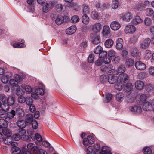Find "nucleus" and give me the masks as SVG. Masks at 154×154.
<instances>
[{
	"mask_svg": "<svg viewBox=\"0 0 154 154\" xmlns=\"http://www.w3.org/2000/svg\"><path fill=\"white\" fill-rule=\"evenodd\" d=\"M145 8L144 6L143 5L141 4V2H140L139 3L137 7V10L139 11H143Z\"/></svg>",
	"mask_w": 154,
	"mask_h": 154,
	"instance_id": "54",
	"label": "nucleus"
},
{
	"mask_svg": "<svg viewBox=\"0 0 154 154\" xmlns=\"http://www.w3.org/2000/svg\"><path fill=\"white\" fill-rule=\"evenodd\" d=\"M118 77L116 76L109 75L108 77V82L111 84H113L117 80Z\"/></svg>",
	"mask_w": 154,
	"mask_h": 154,
	"instance_id": "29",
	"label": "nucleus"
},
{
	"mask_svg": "<svg viewBox=\"0 0 154 154\" xmlns=\"http://www.w3.org/2000/svg\"><path fill=\"white\" fill-rule=\"evenodd\" d=\"M124 95L122 92H119L116 94V98L117 100L118 101H121L123 99Z\"/></svg>",
	"mask_w": 154,
	"mask_h": 154,
	"instance_id": "39",
	"label": "nucleus"
},
{
	"mask_svg": "<svg viewBox=\"0 0 154 154\" xmlns=\"http://www.w3.org/2000/svg\"><path fill=\"white\" fill-rule=\"evenodd\" d=\"M93 148H94V150L96 152V154H99V152H100V145L98 143L95 144L94 145Z\"/></svg>",
	"mask_w": 154,
	"mask_h": 154,
	"instance_id": "59",
	"label": "nucleus"
},
{
	"mask_svg": "<svg viewBox=\"0 0 154 154\" xmlns=\"http://www.w3.org/2000/svg\"><path fill=\"white\" fill-rule=\"evenodd\" d=\"M146 89L148 92L152 91L154 90V85L152 84H147L146 86Z\"/></svg>",
	"mask_w": 154,
	"mask_h": 154,
	"instance_id": "42",
	"label": "nucleus"
},
{
	"mask_svg": "<svg viewBox=\"0 0 154 154\" xmlns=\"http://www.w3.org/2000/svg\"><path fill=\"white\" fill-rule=\"evenodd\" d=\"M82 23L85 25L88 24L90 21L89 17L86 14H84L82 16Z\"/></svg>",
	"mask_w": 154,
	"mask_h": 154,
	"instance_id": "34",
	"label": "nucleus"
},
{
	"mask_svg": "<svg viewBox=\"0 0 154 154\" xmlns=\"http://www.w3.org/2000/svg\"><path fill=\"white\" fill-rule=\"evenodd\" d=\"M112 98V95L111 94L107 93L105 94V99L104 102H108L110 101Z\"/></svg>",
	"mask_w": 154,
	"mask_h": 154,
	"instance_id": "51",
	"label": "nucleus"
},
{
	"mask_svg": "<svg viewBox=\"0 0 154 154\" xmlns=\"http://www.w3.org/2000/svg\"><path fill=\"white\" fill-rule=\"evenodd\" d=\"M108 54V56L111 58L116 55V53L114 50L111 49L109 51Z\"/></svg>",
	"mask_w": 154,
	"mask_h": 154,
	"instance_id": "53",
	"label": "nucleus"
},
{
	"mask_svg": "<svg viewBox=\"0 0 154 154\" xmlns=\"http://www.w3.org/2000/svg\"><path fill=\"white\" fill-rule=\"evenodd\" d=\"M129 110L134 113H140L141 112L142 109L140 107L138 106H131L129 107Z\"/></svg>",
	"mask_w": 154,
	"mask_h": 154,
	"instance_id": "20",
	"label": "nucleus"
},
{
	"mask_svg": "<svg viewBox=\"0 0 154 154\" xmlns=\"http://www.w3.org/2000/svg\"><path fill=\"white\" fill-rule=\"evenodd\" d=\"M16 123L17 126L20 128H24L26 125L23 118L18 119Z\"/></svg>",
	"mask_w": 154,
	"mask_h": 154,
	"instance_id": "19",
	"label": "nucleus"
},
{
	"mask_svg": "<svg viewBox=\"0 0 154 154\" xmlns=\"http://www.w3.org/2000/svg\"><path fill=\"white\" fill-rule=\"evenodd\" d=\"M99 154H112L110 152V148L106 146H103L102 147L101 152H99Z\"/></svg>",
	"mask_w": 154,
	"mask_h": 154,
	"instance_id": "22",
	"label": "nucleus"
},
{
	"mask_svg": "<svg viewBox=\"0 0 154 154\" xmlns=\"http://www.w3.org/2000/svg\"><path fill=\"white\" fill-rule=\"evenodd\" d=\"M128 77L127 74L125 73L120 74L118 77L117 80L119 82L125 83L128 80Z\"/></svg>",
	"mask_w": 154,
	"mask_h": 154,
	"instance_id": "12",
	"label": "nucleus"
},
{
	"mask_svg": "<svg viewBox=\"0 0 154 154\" xmlns=\"http://www.w3.org/2000/svg\"><path fill=\"white\" fill-rule=\"evenodd\" d=\"M110 29L109 26L107 25L103 26L102 29V33L104 36L109 37L110 36Z\"/></svg>",
	"mask_w": 154,
	"mask_h": 154,
	"instance_id": "13",
	"label": "nucleus"
},
{
	"mask_svg": "<svg viewBox=\"0 0 154 154\" xmlns=\"http://www.w3.org/2000/svg\"><path fill=\"white\" fill-rule=\"evenodd\" d=\"M102 50V48L100 46H98L94 49V52L96 54H99L100 53Z\"/></svg>",
	"mask_w": 154,
	"mask_h": 154,
	"instance_id": "62",
	"label": "nucleus"
},
{
	"mask_svg": "<svg viewBox=\"0 0 154 154\" xmlns=\"http://www.w3.org/2000/svg\"><path fill=\"white\" fill-rule=\"evenodd\" d=\"M16 115V112L14 110H12L7 113L6 118L9 122L10 119L13 118Z\"/></svg>",
	"mask_w": 154,
	"mask_h": 154,
	"instance_id": "27",
	"label": "nucleus"
},
{
	"mask_svg": "<svg viewBox=\"0 0 154 154\" xmlns=\"http://www.w3.org/2000/svg\"><path fill=\"white\" fill-rule=\"evenodd\" d=\"M33 115L31 114H28L26 116L25 121L26 125H30L32 123L33 119Z\"/></svg>",
	"mask_w": 154,
	"mask_h": 154,
	"instance_id": "17",
	"label": "nucleus"
},
{
	"mask_svg": "<svg viewBox=\"0 0 154 154\" xmlns=\"http://www.w3.org/2000/svg\"><path fill=\"white\" fill-rule=\"evenodd\" d=\"M63 8L62 4H59L56 5L55 9L57 12H60L62 10Z\"/></svg>",
	"mask_w": 154,
	"mask_h": 154,
	"instance_id": "63",
	"label": "nucleus"
},
{
	"mask_svg": "<svg viewBox=\"0 0 154 154\" xmlns=\"http://www.w3.org/2000/svg\"><path fill=\"white\" fill-rule=\"evenodd\" d=\"M64 18L63 16L59 15L55 18V21L57 25H60L63 22Z\"/></svg>",
	"mask_w": 154,
	"mask_h": 154,
	"instance_id": "32",
	"label": "nucleus"
},
{
	"mask_svg": "<svg viewBox=\"0 0 154 154\" xmlns=\"http://www.w3.org/2000/svg\"><path fill=\"white\" fill-rule=\"evenodd\" d=\"M148 70L149 75L152 77H154V66L150 67Z\"/></svg>",
	"mask_w": 154,
	"mask_h": 154,
	"instance_id": "56",
	"label": "nucleus"
},
{
	"mask_svg": "<svg viewBox=\"0 0 154 154\" xmlns=\"http://www.w3.org/2000/svg\"><path fill=\"white\" fill-rule=\"evenodd\" d=\"M79 20L80 18L77 15H74L71 18V21L74 23H76L79 21Z\"/></svg>",
	"mask_w": 154,
	"mask_h": 154,
	"instance_id": "46",
	"label": "nucleus"
},
{
	"mask_svg": "<svg viewBox=\"0 0 154 154\" xmlns=\"http://www.w3.org/2000/svg\"><path fill=\"white\" fill-rule=\"evenodd\" d=\"M107 53L106 51H101L99 54V57L100 58L103 59L106 57Z\"/></svg>",
	"mask_w": 154,
	"mask_h": 154,
	"instance_id": "61",
	"label": "nucleus"
},
{
	"mask_svg": "<svg viewBox=\"0 0 154 154\" xmlns=\"http://www.w3.org/2000/svg\"><path fill=\"white\" fill-rule=\"evenodd\" d=\"M11 137L13 142L14 141H18L21 138L17 133L13 134Z\"/></svg>",
	"mask_w": 154,
	"mask_h": 154,
	"instance_id": "48",
	"label": "nucleus"
},
{
	"mask_svg": "<svg viewBox=\"0 0 154 154\" xmlns=\"http://www.w3.org/2000/svg\"><path fill=\"white\" fill-rule=\"evenodd\" d=\"M145 13L147 16H150L153 14L154 11L152 8H148L146 10Z\"/></svg>",
	"mask_w": 154,
	"mask_h": 154,
	"instance_id": "49",
	"label": "nucleus"
},
{
	"mask_svg": "<svg viewBox=\"0 0 154 154\" xmlns=\"http://www.w3.org/2000/svg\"><path fill=\"white\" fill-rule=\"evenodd\" d=\"M151 55V52L149 50H146L145 51V57L146 59H149L150 58Z\"/></svg>",
	"mask_w": 154,
	"mask_h": 154,
	"instance_id": "60",
	"label": "nucleus"
},
{
	"mask_svg": "<svg viewBox=\"0 0 154 154\" xmlns=\"http://www.w3.org/2000/svg\"><path fill=\"white\" fill-rule=\"evenodd\" d=\"M134 63V60L131 58L128 59L126 60L125 64L128 67H131L133 66Z\"/></svg>",
	"mask_w": 154,
	"mask_h": 154,
	"instance_id": "38",
	"label": "nucleus"
},
{
	"mask_svg": "<svg viewBox=\"0 0 154 154\" xmlns=\"http://www.w3.org/2000/svg\"><path fill=\"white\" fill-rule=\"evenodd\" d=\"M94 138L93 136L88 135L87 137L84 138L83 139V144L85 146H88L89 144L94 143Z\"/></svg>",
	"mask_w": 154,
	"mask_h": 154,
	"instance_id": "5",
	"label": "nucleus"
},
{
	"mask_svg": "<svg viewBox=\"0 0 154 154\" xmlns=\"http://www.w3.org/2000/svg\"><path fill=\"white\" fill-rule=\"evenodd\" d=\"M27 149L32 153L39 152V154H47V152L42 149L39 148L35 144L30 143L27 145Z\"/></svg>",
	"mask_w": 154,
	"mask_h": 154,
	"instance_id": "1",
	"label": "nucleus"
},
{
	"mask_svg": "<svg viewBox=\"0 0 154 154\" xmlns=\"http://www.w3.org/2000/svg\"><path fill=\"white\" fill-rule=\"evenodd\" d=\"M6 111L3 109H0V118L1 119H7V113H6Z\"/></svg>",
	"mask_w": 154,
	"mask_h": 154,
	"instance_id": "50",
	"label": "nucleus"
},
{
	"mask_svg": "<svg viewBox=\"0 0 154 154\" xmlns=\"http://www.w3.org/2000/svg\"><path fill=\"white\" fill-rule=\"evenodd\" d=\"M10 85L14 88V87H17L18 86L17 84L18 82L15 80L14 79H11L9 81Z\"/></svg>",
	"mask_w": 154,
	"mask_h": 154,
	"instance_id": "44",
	"label": "nucleus"
},
{
	"mask_svg": "<svg viewBox=\"0 0 154 154\" xmlns=\"http://www.w3.org/2000/svg\"><path fill=\"white\" fill-rule=\"evenodd\" d=\"M91 17L94 19L97 20L102 17V15L100 13H98L96 11L92 12L91 14Z\"/></svg>",
	"mask_w": 154,
	"mask_h": 154,
	"instance_id": "26",
	"label": "nucleus"
},
{
	"mask_svg": "<svg viewBox=\"0 0 154 154\" xmlns=\"http://www.w3.org/2000/svg\"><path fill=\"white\" fill-rule=\"evenodd\" d=\"M117 82L115 85L114 87L116 89L120 91L123 88V86H124V83L123 82H119V81H117Z\"/></svg>",
	"mask_w": 154,
	"mask_h": 154,
	"instance_id": "31",
	"label": "nucleus"
},
{
	"mask_svg": "<svg viewBox=\"0 0 154 154\" xmlns=\"http://www.w3.org/2000/svg\"><path fill=\"white\" fill-rule=\"evenodd\" d=\"M123 86V90L126 92H129L131 91L132 88V84L131 83H124Z\"/></svg>",
	"mask_w": 154,
	"mask_h": 154,
	"instance_id": "30",
	"label": "nucleus"
},
{
	"mask_svg": "<svg viewBox=\"0 0 154 154\" xmlns=\"http://www.w3.org/2000/svg\"><path fill=\"white\" fill-rule=\"evenodd\" d=\"M76 30V26H72L70 27L67 29L66 31L67 34L71 35L74 33Z\"/></svg>",
	"mask_w": 154,
	"mask_h": 154,
	"instance_id": "25",
	"label": "nucleus"
},
{
	"mask_svg": "<svg viewBox=\"0 0 154 154\" xmlns=\"http://www.w3.org/2000/svg\"><path fill=\"white\" fill-rule=\"evenodd\" d=\"M21 86L27 93H31L32 91V88L29 85H27L25 84H22Z\"/></svg>",
	"mask_w": 154,
	"mask_h": 154,
	"instance_id": "36",
	"label": "nucleus"
},
{
	"mask_svg": "<svg viewBox=\"0 0 154 154\" xmlns=\"http://www.w3.org/2000/svg\"><path fill=\"white\" fill-rule=\"evenodd\" d=\"M107 73L109 75H116L118 74V72L117 70H116L114 69H109L107 71Z\"/></svg>",
	"mask_w": 154,
	"mask_h": 154,
	"instance_id": "55",
	"label": "nucleus"
},
{
	"mask_svg": "<svg viewBox=\"0 0 154 154\" xmlns=\"http://www.w3.org/2000/svg\"><path fill=\"white\" fill-rule=\"evenodd\" d=\"M153 106H154V100L150 102H145L143 106V108L145 111H149L152 109Z\"/></svg>",
	"mask_w": 154,
	"mask_h": 154,
	"instance_id": "7",
	"label": "nucleus"
},
{
	"mask_svg": "<svg viewBox=\"0 0 154 154\" xmlns=\"http://www.w3.org/2000/svg\"><path fill=\"white\" fill-rule=\"evenodd\" d=\"M136 28L133 25H126L124 29V31L126 34H132L136 31Z\"/></svg>",
	"mask_w": 154,
	"mask_h": 154,
	"instance_id": "8",
	"label": "nucleus"
},
{
	"mask_svg": "<svg viewBox=\"0 0 154 154\" xmlns=\"http://www.w3.org/2000/svg\"><path fill=\"white\" fill-rule=\"evenodd\" d=\"M89 28L93 32L97 33L99 32L101 30L102 25L100 23H97L90 25Z\"/></svg>",
	"mask_w": 154,
	"mask_h": 154,
	"instance_id": "6",
	"label": "nucleus"
},
{
	"mask_svg": "<svg viewBox=\"0 0 154 154\" xmlns=\"http://www.w3.org/2000/svg\"><path fill=\"white\" fill-rule=\"evenodd\" d=\"M100 81L102 83H106L108 82V77L105 75H102L100 76Z\"/></svg>",
	"mask_w": 154,
	"mask_h": 154,
	"instance_id": "58",
	"label": "nucleus"
},
{
	"mask_svg": "<svg viewBox=\"0 0 154 154\" xmlns=\"http://www.w3.org/2000/svg\"><path fill=\"white\" fill-rule=\"evenodd\" d=\"M26 133V130L24 128H20L18 130V134L19 136L21 138L24 136Z\"/></svg>",
	"mask_w": 154,
	"mask_h": 154,
	"instance_id": "45",
	"label": "nucleus"
},
{
	"mask_svg": "<svg viewBox=\"0 0 154 154\" xmlns=\"http://www.w3.org/2000/svg\"><path fill=\"white\" fill-rule=\"evenodd\" d=\"M25 102L27 105H30L32 104L33 100L30 97H27L26 98Z\"/></svg>",
	"mask_w": 154,
	"mask_h": 154,
	"instance_id": "64",
	"label": "nucleus"
},
{
	"mask_svg": "<svg viewBox=\"0 0 154 154\" xmlns=\"http://www.w3.org/2000/svg\"><path fill=\"white\" fill-rule=\"evenodd\" d=\"M11 152L12 154H21L20 149L16 146L13 147L11 149Z\"/></svg>",
	"mask_w": 154,
	"mask_h": 154,
	"instance_id": "37",
	"label": "nucleus"
},
{
	"mask_svg": "<svg viewBox=\"0 0 154 154\" xmlns=\"http://www.w3.org/2000/svg\"><path fill=\"white\" fill-rule=\"evenodd\" d=\"M143 152L145 154H151L152 153L151 149L148 146H146L144 148Z\"/></svg>",
	"mask_w": 154,
	"mask_h": 154,
	"instance_id": "52",
	"label": "nucleus"
},
{
	"mask_svg": "<svg viewBox=\"0 0 154 154\" xmlns=\"http://www.w3.org/2000/svg\"><path fill=\"white\" fill-rule=\"evenodd\" d=\"M119 2L118 0H113L111 4V7L113 9H116L118 6Z\"/></svg>",
	"mask_w": 154,
	"mask_h": 154,
	"instance_id": "43",
	"label": "nucleus"
},
{
	"mask_svg": "<svg viewBox=\"0 0 154 154\" xmlns=\"http://www.w3.org/2000/svg\"><path fill=\"white\" fill-rule=\"evenodd\" d=\"M120 17L123 20L127 22H129L132 17V14L129 12L122 13Z\"/></svg>",
	"mask_w": 154,
	"mask_h": 154,
	"instance_id": "9",
	"label": "nucleus"
},
{
	"mask_svg": "<svg viewBox=\"0 0 154 154\" xmlns=\"http://www.w3.org/2000/svg\"><path fill=\"white\" fill-rule=\"evenodd\" d=\"M93 147L89 146L87 149V154H96L95 151L93 149Z\"/></svg>",
	"mask_w": 154,
	"mask_h": 154,
	"instance_id": "47",
	"label": "nucleus"
},
{
	"mask_svg": "<svg viewBox=\"0 0 154 154\" xmlns=\"http://www.w3.org/2000/svg\"><path fill=\"white\" fill-rule=\"evenodd\" d=\"M55 4L54 1L48 2L45 3L43 6V11L44 12H48L55 5Z\"/></svg>",
	"mask_w": 154,
	"mask_h": 154,
	"instance_id": "4",
	"label": "nucleus"
},
{
	"mask_svg": "<svg viewBox=\"0 0 154 154\" xmlns=\"http://www.w3.org/2000/svg\"><path fill=\"white\" fill-rule=\"evenodd\" d=\"M125 68L124 65H120L118 67L117 69L118 73L122 74L123 73H125L124 72L125 71Z\"/></svg>",
	"mask_w": 154,
	"mask_h": 154,
	"instance_id": "41",
	"label": "nucleus"
},
{
	"mask_svg": "<svg viewBox=\"0 0 154 154\" xmlns=\"http://www.w3.org/2000/svg\"><path fill=\"white\" fill-rule=\"evenodd\" d=\"M135 65L136 68L140 70H144L146 67V65L140 61L136 62Z\"/></svg>",
	"mask_w": 154,
	"mask_h": 154,
	"instance_id": "15",
	"label": "nucleus"
},
{
	"mask_svg": "<svg viewBox=\"0 0 154 154\" xmlns=\"http://www.w3.org/2000/svg\"><path fill=\"white\" fill-rule=\"evenodd\" d=\"M131 55L134 57H136L138 59L140 58L139 53L137 48L134 47L131 50Z\"/></svg>",
	"mask_w": 154,
	"mask_h": 154,
	"instance_id": "24",
	"label": "nucleus"
},
{
	"mask_svg": "<svg viewBox=\"0 0 154 154\" xmlns=\"http://www.w3.org/2000/svg\"><path fill=\"white\" fill-rule=\"evenodd\" d=\"M0 100L3 104H7L9 106H12L15 102V97L11 96H7L4 94L0 95Z\"/></svg>",
	"mask_w": 154,
	"mask_h": 154,
	"instance_id": "2",
	"label": "nucleus"
},
{
	"mask_svg": "<svg viewBox=\"0 0 154 154\" xmlns=\"http://www.w3.org/2000/svg\"><path fill=\"white\" fill-rule=\"evenodd\" d=\"M123 41L121 38H119L116 41V48L119 50H121L123 47Z\"/></svg>",
	"mask_w": 154,
	"mask_h": 154,
	"instance_id": "16",
	"label": "nucleus"
},
{
	"mask_svg": "<svg viewBox=\"0 0 154 154\" xmlns=\"http://www.w3.org/2000/svg\"><path fill=\"white\" fill-rule=\"evenodd\" d=\"M114 42L111 39H109L106 40L104 43L105 47L107 48H110L113 45Z\"/></svg>",
	"mask_w": 154,
	"mask_h": 154,
	"instance_id": "33",
	"label": "nucleus"
},
{
	"mask_svg": "<svg viewBox=\"0 0 154 154\" xmlns=\"http://www.w3.org/2000/svg\"><path fill=\"white\" fill-rule=\"evenodd\" d=\"M8 120L5 119H0V131L3 128H6L8 126Z\"/></svg>",
	"mask_w": 154,
	"mask_h": 154,
	"instance_id": "18",
	"label": "nucleus"
},
{
	"mask_svg": "<svg viewBox=\"0 0 154 154\" xmlns=\"http://www.w3.org/2000/svg\"><path fill=\"white\" fill-rule=\"evenodd\" d=\"M112 67V66L111 64L107 65H103L100 67L101 70L103 72L108 71L109 69H111Z\"/></svg>",
	"mask_w": 154,
	"mask_h": 154,
	"instance_id": "35",
	"label": "nucleus"
},
{
	"mask_svg": "<svg viewBox=\"0 0 154 154\" xmlns=\"http://www.w3.org/2000/svg\"><path fill=\"white\" fill-rule=\"evenodd\" d=\"M144 22V24L146 26H149L152 24V21L151 18L147 17L145 19Z\"/></svg>",
	"mask_w": 154,
	"mask_h": 154,
	"instance_id": "40",
	"label": "nucleus"
},
{
	"mask_svg": "<svg viewBox=\"0 0 154 154\" xmlns=\"http://www.w3.org/2000/svg\"><path fill=\"white\" fill-rule=\"evenodd\" d=\"M110 26L112 30L116 31L121 27V24L118 21L115 20L111 22Z\"/></svg>",
	"mask_w": 154,
	"mask_h": 154,
	"instance_id": "11",
	"label": "nucleus"
},
{
	"mask_svg": "<svg viewBox=\"0 0 154 154\" xmlns=\"http://www.w3.org/2000/svg\"><path fill=\"white\" fill-rule=\"evenodd\" d=\"M3 142L4 143L7 145H14V143L11 136L4 137V136L0 133V142Z\"/></svg>",
	"mask_w": 154,
	"mask_h": 154,
	"instance_id": "3",
	"label": "nucleus"
},
{
	"mask_svg": "<svg viewBox=\"0 0 154 154\" xmlns=\"http://www.w3.org/2000/svg\"><path fill=\"white\" fill-rule=\"evenodd\" d=\"M143 21L142 19L139 16H136L134 17L132 23L133 25H136L142 23Z\"/></svg>",
	"mask_w": 154,
	"mask_h": 154,
	"instance_id": "21",
	"label": "nucleus"
},
{
	"mask_svg": "<svg viewBox=\"0 0 154 154\" xmlns=\"http://www.w3.org/2000/svg\"><path fill=\"white\" fill-rule=\"evenodd\" d=\"M92 42L94 44H97L100 42V37L98 36H95L94 37L92 38Z\"/></svg>",
	"mask_w": 154,
	"mask_h": 154,
	"instance_id": "57",
	"label": "nucleus"
},
{
	"mask_svg": "<svg viewBox=\"0 0 154 154\" xmlns=\"http://www.w3.org/2000/svg\"><path fill=\"white\" fill-rule=\"evenodd\" d=\"M16 113L18 118H23L25 115L23 110L22 108H18L16 110Z\"/></svg>",
	"mask_w": 154,
	"mask_h": 154,
	"instance_id": "28",
	"label": "nucleus"
},
{
	"mask_svg": "<svg viewBox=\"0 0 154 154\" xmlns=\"http://www.w3.org/2000/svg\"><path fill=\"white\" fill-rule=\"evenodd\" d=\"M150 40L149 38H146L145 39L142 40L140 43V48L143 49L147 48L150 44Z\"/></svg>",
	"mask_w": 154,
	"mask_h": 154,
	"instance_id": "10",
	"label": "nucleus"
},
{
	"mask_svg": "<svg viewBox=\"0 0 154 154\" xmlns=\"http://www.w3.org/2000/svg\"><path fill=\"white\" fill-rule=\"evenodd\" d=\"M12 76V73L11 72H8L5 73L1 78V80L3 83H5L8 81L9 79Z\"/></svg>",
	"mask_w": 154,
	"mask_h": 154,
	"instance_id": "14",
	"label": "nucleus"
},
{
	"mask_svg": "<svg viewBox=\"0 0 154 154\" xmlns=\"http://www.w3.org/2000/svg\"><path fill=\"white\" fill-rule=\"evenodd\" d=\"M135 86L136 88L138 90H141L144 87V84L141 81L138 80L135 83Z\"/></svg>",
	"mask_w": 154,
	"mask_h": 154,
	"instance_id": "23",
	"label": "nucleus"
}]
</instances>
